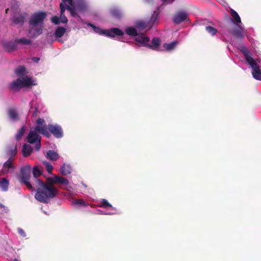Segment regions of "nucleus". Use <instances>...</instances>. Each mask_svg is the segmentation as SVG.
<instances>
[{
    "instance_id": "nucleus-8",
    "label": "nucleus",
    "mask_w": 261,
    "mask_h": 261,
    "mask_svg": "<svg viewBox=\"0 0 261 261\" xmlns=\"http://www.w3.org/2000/svg\"><path fill=\"white\" fill-rule=\"evenodd\" d=\"M188 14L186 11H179L176 13L173 17L172 20L175 24H180L186 20L188 18Z\"/></svg>"
},
{
    "instance_id": "nucleus-22",
    "label": "nucleus",
    "mask_w": 261,
    "mask_h": 261,
    "mask_svg": "<svg viewBox=\"0 0 261 261\" xmlns=\"http://www.w3.org/2000/svg\"><path fill=\"white\" fill-rule=\"evenodd\" d=\"M21 77H18L16 80L13 81L10 85L11 89L16 90L22 88Z\"/></svg>"
},
{
    "instance_id": "nucleus-24",
    "label": "nucleus",
    "mask_w": 261,
    "mask_h": 261,
    "mask_svg": "<svg viewBox=\"0 0 261 261\" xmlns=\"http://www.w3.org/2000/svg\"><path fill=\"white\" fill-rule=\"evenodd\" d=\"M46 156L52 161H57L59 158V154L53 150H49L47 152Z\"/></svg>"
},
{
    "instance_id": "nucleus-15",
    "label": "nucleus",
    "mask_w": 261,
    "mask_h": 261,
    "mask_svg": "<svg viewBox=\"0 0 261 261\" xmlns=\"http://www.w3.org/2000/svg\"><path fill=\"white\" fill-rule=\"evenodd\" d=\"M17 152V147L14 145L9 146L6 148L7 155L9 158V159H10V160H12V158L16 155Z\"/></svg>"
},
{
    "instance_id": "nucleus-28",
    "label": "nucleus",
    "mask_w": 261,
    "mask_h": 261,
    "mask_svg": "<svg viewBox=\"0 0 261 261\" xmlns=\"http://www.w3.org/2000/svg\"><path fill=\"white\" fill-rule=\"evenodd\" d=\"M26 72V68L24 66H20L15 70V73L17 75L23 76Z\"/></svg>"
},
{
    "instance_id": "nucleus-29",
    "label": "nucleus",
    "mask_w": 261,
    "mask_h": 261,
    "mask_svg": "<svg viewBox=\"0 0 261 261\" xmlns=\"http://www.w3.org/2000/svg\"><path fill=\"white\" fill-rule=\"evenodd\" d=\"M176 44H177V42L175 41H174L170 43H164L163 44V47L167 50H171L175 48Z\"/></svg>"
},
{
    "instance_id": "nucleus-42",
    "label": "nucleus",
    "mask_w": 261,
    "mask_h": 261,
    "mask_svg": "<svg viewBox=\"0 0 261 261\" xmlns=\"http://www.w3.org/2000/svg\"><path fill=\"white\" fill-rule=\"evenodd\" d=\"M36 143L35 144V148L37 151H39L41 148V143L40 141H36Z\"/></svg>"
},
{
    "instance_id": "nucleus-37",
    "label": "nucleus",
    "mask_w": 261,
    "mask_h": 261,
    "mask_svg": "<svg viewBox=\"0 0 261 261\" xmlns=\"http://www.w3.org/2000/svg\"><path fill=\"white\" fill-rule=\"evenodd\" d=\"M66 9L70 11L71 15L75 16L76 15L75 9L74 7L67 6L66 7Z\"/></svg>"
},
{
    "instance_id": "nucleus-39",
    "label": "nucleus",
    "mask_w": 261,
    "mask_h": 261,
    "mask_svg": "<svg viewBox=\"0 0 261 261\" xmlns=\"http://www.w3.org/2000/svg\"><path fill=\"white\" fill-rule=\"evenodd\" d=\"M67 6H66V5L63 3H60V10H61V11H60L61 14L64 13Z\"/></svg>"
},
{
    "instance_id": "nucleus-46",
    "label": "nucleus",
    "mask_w": 261,
    "mask_h": 261,
    "mask_svg": "<svg viewBox=\"0 0 261 261\" xmlns=\"http://www.w3.org/2000/svg\"><path fill=\"white\" fill-rule=\"evenodd\" d=\"M0 208L2 209V208H4L5 209V210L6 211H8V207L5 206L4 205H3L2 203H0Z\"/></svg>"
},
{
    "instance_id": "nucleus-47",
    "label": "nucleus",
    "mask_w": 261,
    "mask_h": 261,
    "mask_svg": "<svg viewBox=\"0 0 261 261\" xmlns=\"http://www.w3.org/2000/svg\"><path fill=\"white\" fill-rule=\"evenodd\" d=\"M16 48V45L15 44H12V45H10V49L11 50H15Z\"/></svg>"
},
{
    "instance_id": "nucleus-30",
    "label": "nucleus",
    "mask_w": 261,
    "mask_h": 261,
    "mask_svg": "<svg viewBox=\"0 0 261 261\" xmlns=\"http://www.w3.org/2000/svg\"><path fill=\"white\" fill-rule=\"evenodd\" d=\"M136 27L139 29L143 30L148 27V25L147 22L140 20L136 22Z\"/></svg>"
},
{
    "instance_id": "nucleus-16",
    "label": "nucleus",
    "mask_w": 261,
    "mask_h": 261,
    "mask_svg": "<svg viewBox=\"0 0 261 261\" xmlns=\"http://www.w3.org/2000/svg\"><path fill=\"white\" fill-rule=\"evenodd\" d=\"M72 170L70 165L66 163H64L60 168V172L64 176L71 174Z\"/></svg>"
},
{
    "instance_id": "nucleus-6",
    "label": "nucleus",
    "mask_w": 261,
    "mask_h": 261,
    "mask_svg": "<svg viewBox=\"0 0 261 261\" xmlns=\"http://www.w3.org/2000/svg\"><path fill=\"white\" fill-rule=\"evenodd\" d=\"M47 17V13L45 11H38L34 13L29 20V25L43 26V21Z\"/></svg>"
},
{
    "instance_id": "nucleus-12",
    "label": "nucleus",
    "mask_w": 261,
    "mask_h": 261,
    "mask_svg": "<svg viewBox=\"0 0 261 261\" xmlns=\"http://www.w3.org/2000/svg\"><path fill=\"white\" fill-rule=\"evenodd\" d=\"M13 160L9 159L6 162H5L3 165L2 172L4 174H7L8 173L12 172L15 169V167L12 164Z\"/></svg>"
},
{
    "instance_id": "nucleus-23",
    "label": "nucleus",
    "mask_w": 261,
    "mask_h": 261,
    "mask_svg": "<svg viewBox=\"0 0 261 261\" xmlns=\"http://www.w3.org/2000/svg\"><path fill=\"white\" fill-rule=\"evenodd\" d=\"M110 13L112 17L120 19L122 16V13L121 11L117 8H113L110 10Z\"/></svg>"
},
{
    "instance_id": "nucleus-17",
    "label": "nucleus",
    "mask_w": 261,
    "mask_h": 261,
    "mask_svg": "<svg viewBox=\"0 0 261 261\" xmlns=\"http://www.w3.org/2000/svg\"><path fill=\"white\" fill-rule=\"evenodd\" d=\"M23 87H28L33 85V81L31 77L28 76H20Z\"/></svg>"
},
{
    "instance_id": "nucleus-44",
    "label": "nucleus",
    "mask_w": 261,
    "mask_h": 261,
    "mask_svg": "<svg viewBox=\"0 0 261 261\" xmlns=\"http://www.w3.org/2000/svg\"><path fill=\"white\" fill-rule=\"evenodd\" d=\"M32 60L34 62L38 63L40 61V58L38 57H33Z\"/></svg>"
},
{
    "instance_id": "nucleus-31",
    "label": "nucleus",
    "mask_w": 261,
    "mask_h": 261,
    "mask_svg": "<svg viewBox=\"0 0 261 261\" xmlns=\"http://www.w3.org/2000/svg\"><path fill=\"white\" fill-rule=\"evenodd\" d=\"M98 206L103 208L112 207V205L105 199H102L100 202L98 204Z\"/></svg>"
},
{
    "instance_id": "nucleus-35",
    "label": "nucleus",
    "mask_w": 261,
    "mask_h": 261,
    "mask_svg": "<svg viewBox=\"0 0 261 261\" xmlns=\"http://www.w3.org/2000/svg\"><path fill=\"white\" fill-rule=\"evenodd\" d=\"M43 164L45 166L46 169L49 174H52V171L53 170V166L48 162L43 161Z\"/></svg>"
},
{
    "instance_id": "nucleus-21",
    "label": "nucleus",
    "mask_w": 261,
    "mask_h": 261,
    "mask_svg": "<svg viewBox=\"0 0 261 261\" xmlns=\"http://www.w3.org/2000/svg\"><path fill=\"white\" fill-rule=\"evenodd\" d=\"M33 151V148L30 145L24 144L22 147V154L23 156L27 157L30 155Z\"/></svg>"
},
{
    "instance_id": "nucleus-18",
    "label": "nucleus",
    "mask_w": 261,
    "mask_h": 261,
    "mask_svg": "<svg viewBox=\"0 0 261 261\" xmlns=\"http://www.w3.org/2000/svg\"><path fill=\"white\" fill-rule=\"evenodd\" d=\"M161 44V40L158 37H155L151 40V44L148 43V47L153 50H156L158 48Z\"/></svg>"
},
{
    "instance_id": "nucleus-26",
    "label": "nucleus",
    "mask_w": 261,
    "mask_h": 261,
    "mask_svg": "<svg viewBox=\"0 0 261 261\" xmlns=\"http://www.w3.org/2000/svg\"><path fill=\"white\" fill-rule=\"evenodd\" d=\"M66 32V29L64 27H58L55 32V36L56 38L62 37Z\"/></svg>"
},
{
    "instance_id": "nucleus-41",
    "label": "nucleus",
    "mask_w": 261,
    "mask_h": 261,
    "mask_svg": "<svg viewBox=\"0 0 261 261\" xmlns=\"http://www.w3.org/2000/svg\"><path fill=\"white\" fill-rule=\"evenodd\" d=\"M18 233L22 237H25L26 234H25V233L24 232V231L21 228H18Z\"/></svg>"
},
{
    "instance_id": "nucleus-10",
    "label": "nucleus",
    "mask_w": 261,
    "mask_h": 261,
    "mask_svg": "<svg viewBox=\"0 0 261 261\" xmlns=\"http://www.w3.org/2000/svg\"><path fill=\"white\" fill-rule=\"evenodd\" d=\"M160 10L159 8L154 10L151 15L149 20L147 22L149 29L152 28L154 25H158L159 23Z\"/></svg>"
},
{
    "instance_id": "nucleus-32",
    "label": "nucleus",
    "mask_w": 261,
    "mask_h": 261,
    "mask_svg": "<svg viewBox=\"0 0 261 261\" xmlns=\"http://www.w3.org/2000/svg\"><path fill=\"white\" fill-rule=\"evenodd\" d=\"M17 43H21L25 45H30L32 43V41L25 38H21L16 40Z\"/></svg>"
},
{
    "instance_id": "nucleus-4",
    "label": "nucleus",
    "mask_w": 261,
    "mask_h": 261,
    "mask_svg": "<svg viewBox=\"0 0 261 261\" xmlns=\"http://www.w3.org/2000/svg\"><path fill=\"white\" fill-rule=\"evenodd\" d=\"M88 25L93 28V30L95 33L100 35H105L107 37L114 38L115 36H121L124 35V32L118 28H113L110 30H102L92 23H89Z\"/></svg>"
},
{
    "instance_id": "nucleus-7",
    "label": "nucleus",
    "mask_w": 261,
    "mask_h": 261,
    "mask_svg": "<svg viewBox=\"0 0 261 261\" xmlns=\"http://www.w3.org/2000/svg\"><path fill=\"white\" fill-rule=\"evenodd\" d=\"M47 127V131L51 133L55 137L61 138L63 137V131L60 126L49 124Z\"/></svg>"
},
{
    "instance_id": "nucleus-5",
    "label": "nucleus",
    "mask_w": 261,
    "mask_h": 261,
    "mask_svg": "<svg viewBox=\"0 0 261 261\" xmlns=\"http://www.w3.org/2000/svg\"><path fill=\"white\" fill-rule=\"evenodd\" d=\"M31 168L30 165H27L21 167L19 175L20 181L21 183L24 184L28 189L34 190V188L30 182Z\"/></svg>"
},
{
    "instance_id": "nucleus-50",
    "label": "nucleus",
    "mask_w": 261,
    "mask_h": 261,
    "mask_svg": "<svg viewBox=\"0 0 261 261\" xmlns=\"http://www.w3.org/2000/svg\"><path fill=\"white\" fill-rule=\"evenodd\" d=\"M163 1H164V2H166L167 1V0H163Z\"/></svg>"
},
{
    "instance_id": "nucleus-45",
    "label": "nucleus",
    "mask_w": 261,
    "mask_h": 261,
    "mask_svg": "<svg viewBox=\"0 0 261 261\" xmlns=\"http://www.w3.org/2000/svg\"><path fill=\"white\" fill-rule=\"evenodd\" d=\"M38 111L37 108H35V109L33 113V116L36 117L38 114Z\"/></svg>"
},
{
    "instance_id": "nucleus-48",
    "label": "nucleus",
    "mask_w": 261,
    "mask_h": 261,
    "mask_svg": "<svg viewBox=\"0 0 261 261\" xmlns=\"http://www.w3.org/2000/svg\"><path fill=\"white\" fill-rule=\"evenodd\" d=\"M8 11H9V9H7L6 10V13H7Z\"/></svg>"
},
{
    "instance_id": "nucleus-43",
    "label": "nucleus",
    "mask_w": 261,
    "mask_h": 261,
    "mask_svg": "<svg viewBox=\"0 0 261 261\" xmlns=\"http://www.w3.org/2000/svg\"><path fill=\"white\" fill-rule=\"evenodd\" d=\"M62 1L65 3L67 2L71 6H73V1L72 0H62Z\"/></svg>"
},
{
    "instance_id": "nucleus-38",
    "label": "nucleus",
    "mask_w": 261,
    "mask_h": 261,
    "mask_svg": "<svg viewBox=\"0 0 261 261\" xmlns=\"http://www.w3.org/2000/svg\"><path fill=\"white\" fill-rule=\"evenodd\" d=\"M60 22L63 23H67L68 22V19L67 17L65 16L64 13L60 14Z\"/></svg>"
},
{
    "instance_id": "nucleus-9",
    "label": "nucleus",
    "mask_w": 261,
    "mask_h": 261,
    "mask_svg": "<svg viewBox=\"0 0 261 261\" xmlns=\"http://www.w3.org/2000/svg\"><path fill=\"white\" fill-rule=\"evenodd\" d=\"M43 26L41 25H30L29 33L31 37L36 38L42 33Z\"/></svg>"
},
{
    "instance_id": "nucleus-34",
    "label": "nucleus",
    "mask_w": 261,
    "mask_h": 261,
    "mask_svg": "<svg viewBox=\"0 0 261 261\" xmlns=\"http://www.w3.org/2000/svg\"><path fill=\"white\" fill-rule=\"evenodd\" d=\"M205 30L209 34L213 36L215 35L218 32L216 29L211 26L206 27Z\"/></svg>"
},
{
    "instance_id": "nucleus-19",
    "label": "nucleus",
    "mask_w": 261,
    "mask_h": 261,
    "mask_svg": "<svg viewBox=\"0 0 261 261\" xmlns=\"http://www.w3.org/2000/svg\"><path fill=\"white\" fill-rule=\"evenodd\" d=\"M8 114L12 121H16L19 119L18 113L15 109L13 108L9 109L8 111Z\"/></svg>"
},
{
    "instance_id": "nucleus-13",
    "label": "nucleus",
    "mask_w": 261,
    "mask_h": 261,
    "mask_svg": "<svg viewBox=\"0 0 261 261\" xmlns=\"http://www.w3.org/2000/svg\"><path fill=\"white\" fill-rule=\"evenodd\" d=\"M26 16V13L16 14L12 19V21L15 24L22 25L24 22Z\"/></svg>"
},
{
    "instance_id": "nucleus-27",
    "label": "nucleus",
    "mask_w": 261,
    "mask_h": 261,
    "mask_svg": "<svg viewBox=\"0 0 261 261\" xmlns=\"http://www.w3.org/2000/svg\"><path fill=\"white\" fill-rule=\"evenodd\" d=\"M9 181L5 178H2L0 180V187L3 191H7L9 186Z\"/></svg>"
},
{
    "instance_id": "nucleus-20",
    "label": "nucleus",
    "mask_w": 261,
    "mask_h": 261,
    "mask_svg": "<svg viewBox=\"0 0 261 261\" xmlns=\"http://www.w3.org/2000/svg\"><path fill=\"white\" fill-rule=\"evenodd\" d=\"M230 15L232 17L233 19L232 21L234 24H241V20L240 16L238 14V13L233 9L230 10Z\"/></svg>"
},
{
    "instance_id": "nucleus-49",
    "label": "nucleus",
    "mask_w": 261,
    "mask_h": 261,
    "mask_svg": "<svg viewBox=\"0 0 261 261\" xmlns=\"http://www.w3.org/2000/svg\"><path fill=\"white\" fill-rule=\"evenodd\" d=\"M14 261H19V260H18V259H16V258H15V259H14Z\"/></svg>"
},
{
    "instance_id": "nucleus-14",
    "label": "nucleus",
    "mask_w": 261,
    "mask_h": 261,
    "mask_svg": "<svg viewBox=\"0 0 261 261\" xmlns=\"http://www.w3.org/2000/svg\"><path fill=\"white\" fill-rule=\"evenodd\" d=\"M135 41L140 43L142 46L147 47L149 41V38L145 36L144 34H142L140 36L136 37L135 38Z\"/></svg>"
},
{
    "instance_id": "nucleus-3",
    "label": "nucleus",
    "mask_w": 261,
    "mask_h": 261,
    "mask_svg": "<svg viewBox=\"0 0 261 261\" xmlns=\"http://www.w3.org/2000/svg\"><path fill=\"white\" fill-rule=\"evenodd\" d=\"M241 51L244 55L247 63L252 69V74L253 77L257 80L261 81V70L257 64V62H259L258 60L253 59L250 52L245 46L242 47Z\"/></svg>"
},
{
    "instance_id": "nucleus-33",
    "label": "nucleus",
    "mask_w": 261,
    "mask_h": 261,
    "mask_svg": "<svg viewBox=\"0 0 261 261\" xmlns=\"http://www.w3.org/2000/svg\"><path fill=\"white\" fill-rule=\"evenodd\" d=\"M24 130H25V127L24 126H22L18 131V132L17 133L16 136H15V139L18 141L22 137V136L24 134Z\"/></svg>"
},
{
    "instance_id": "nucleus-40",
    "label": "nucleus",
    "mask_w": 261,
    "mask_h": 261,
    "mask_svg": "<svg viewBox=\"0 0 261 261\" xmlns=\"http://www.w3.org/2000/svg\"><path fill=\"white\" fill-rule=\"evenodd\" d=\"M75 204H80L84 206L87 205L85 201L83 200V199H76L75 202Z\"/></svg>"
},
{
    "instance_id": "nucleus-11",
    "label": "nucleus",
    "mask_w": 261,
    "mask_h": 261,
    "mask_svg": "<svg viewBox=\"0 0 261 261\" xmlns=\"http://www.w3.org/2000/svg\"><path fill=\"white\" fill-rule=\"evenodd\" d=\"M230 33L237 39H241L244 37L243 29L240 24H237L230 31Z\"/></svg>"
},
{
    "instance_id": "nucleus-1",
    "label": "nucleus",
    "mask_w": 261,
    "mask_h": 261,
    "mask_svg": "<svg viewBox=\"0 0 261 261\" xmlns=\"http://www.w3.org/2000/svg\"><path fill=\"white\" fill-rule=\"evenodd\" d=\"M33 176L35 177V185L37 189L35 194V198L38 201L48 203L50 198L55 197L59 193L58 189L54 184L61 185L60 188H64L62 186H67L69 182L67 178L59 175H54L46 179V182L37 178L42 174L41 170L37 166L33 168Z\"/></svg>"
},
{
    "instance_id": "nucleus-25",
    "label": "nucleus",
    "mask_w": 261,
    "mask_h": 261,
    "mask_svg": "<svg viewBox=\"0 0 261 261\" xmlns=\"http://www.w3.org/2000/svg\"><path fill=\"white\" fill-rule=\"evenodd\" d=\"M126 34L133 37H136L138 35L137 30L132 27H127L125 31Z\"/></svg>"
},
{
    "instance_id": "nucleus-36",
    "label": "nucleus",
    "mask_w": 261,
    "mask_h": 261,
    "mask_svg": "<svg viewBox=\"0 0 261 261\" xmlns=\"http://www.w3.org/2000/svg\"><path fill=\"white\" fill-rule=\"evenodd\" d=\"M51 21L55 24H59L60 23V18L57 16H54L51 17Z\"/></svg>"
},
{
    "instance_id": "nucleus-2",
    "label": "nucleus",
    "mask_w": 261,
    "mask_h": 261,
    "mask_svg": "<svg viewBox=\"0 0 261 261\" xmlns=\"http://www.w3.org/2000/svg\"><path fill=\"white\" fill-rule=\"evenodd\" d=\"M37 133L44 135L47 138L51 136L50 134L47 131V125L45 120L43 118H39L36 121V125L34 131H31L28 134L27 141L30 144H33L36 141H41V137Z\"/></svg>"
}]
</instances>
